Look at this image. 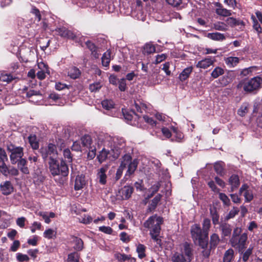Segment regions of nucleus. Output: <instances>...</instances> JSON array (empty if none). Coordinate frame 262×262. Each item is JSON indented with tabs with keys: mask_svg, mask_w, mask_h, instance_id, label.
<instances>
[{
	"mask_svg": "<svg viewBox=\"0 0 262 262\" xmlns=\"http://www.w3.org/2000/svg\"><path fill=\"white\" fill-rule=\"evenodd\" d=\"M38 151L44 162L49 160V168L53 176L61 175L66 177L68 176L69 170L66 162L61 159L59 163L57 159L58 151L55 144L49 143L47 146H41Z\"/></svg>",
	"mask_w": 262,
	"mask_h": 262,
	"instance_id": "f257e3e1",
	"label": "nucleus"
},
{
	"mask_svg": "<svg viewBox=\"0 0 262 262\" xmlns=\"http://www.w3.org/2000/svg\"><path fill=\"white\" fill-rule=\"evenodd\" d=\"M192 244L185 242L180 247V251L174 252L171 256V262H191L194 258Z\"/></svg>",
	"mask_w": 262,
	"mask_h": 262,
	"instance_id": "f03ea898",
	"label": "nucleus"
},
{
	"mask_svg": "<svg viewBox=\"0 0 262 262\" xmlns=\"http://www.w3.org/2000/svg\"><path fill=\"white\" fill-rule=\"evenodd\" d=\"M163 223V219L161 216H157L156 214L150 216L144 223V227L150 229V235L151 238L157 244L160 245L161 239L158 238L161 230V225Z\"/></svg>",
	"mask_w": 262,
	"mask_h": 262,
	"instance_id": "7ed1b4c3",
	"label": "nucleus"
},
{
	"mask_svg": "<svg viewBox=\"0 0 262 262\" xmlns=\"http://www.w3.org/2000/svg\"><path fill=\"white\" fill-rule=\"evenodd\" d=\"M242 229L236 227L233 229L232 235L229 240L231 246L238 249L239 253H243L246 248V244L248 239L247 233H242Z\"/></svg>",
	"mask_w": 262,
	"mask_h": 262,
	"instance_id": "20e7f679",
	"label": "nucleus"
},
{
	"mask_svg": "<svg viewBox=\"0 0 262 262\" xmlns=\"http://www.w3.org/2000/svg\"><path fill=\"white\" fill-rule=\"evenodd\" d=\"M190 233L194 243H198L202 249L206 248L208 245V233L204 232L199 224H194L191 227Z\"/></svg>",
	"mask_w": 262,
	"mask_h": 262,
	"instance_id": "39448f33",
	"label": "nucleus"
},
{
	"mask_svg": "<svg viewBox=\"0 0 262 262\" xmlns=\"http://www.w3.org/2000/svg\"><path fill=\"white\" fill-rule=\"evenodd\" d=\"M8 160L7 155L4 149L0 147V172L4 176L16 177L19 175L18 169L13 166H7L6 162Z\"/></svg>",
	"mask_w": 262,
	"mask_h": 262,
	"instance_id": "423d86ee",
	"label": "nucleus"
},
{
	"mask_svg": "<svg viewBox=\"0 0 262 262\" xmlns=\"http://www.w3.org/2000/svg\"><path fill=\"white\" fill-rule=\"evenodd\" d=\"M6 147L8 152L10 153V160L12 165L16 164L18 160L23 158L24 149L23 147L17 146L10 143L7 144Z\"/></svg>",
	"mask_w": 262,
	"mask_h": 262,
	"instance_id": "0eeeda50",
	"label": "nucleus"
},
{
	"mask_svg": "<svg viewBox=\"0 0 262 262\" xmlns=\"http://www.w3.org/2000/svg\"><path fill=\"white\" fill-rule=\"evenodd\" d=\"M262 78L259 76H256L251 78L248 81L245 82L243 86L244 91L247 93H256L261 88Z\"/></svg>",
	"mask_w": 262,
	"mask_h": 262,
	"instance_id": "6e6552de",
	"label": "nucleus"
},
{
	"mask_svg": "<svg viewBox=\"0 0 262 262\" xmlns=\"http://www.w3.org/2000/svg\"><path fill=\"white\" fill-rule=\"evenodd\" d=\"M218 234L213 233L210 236L209 245L206 248L203 249L202 254L205 258H208L210 255L211 251L216 248L220 242Z\"/></svg>",
	"mask_w": 262,
	"mask_h": 262,
	"instance_id": "1a4fd4ad",
	"label": "nucleus"
},
{
	"mask_svg": "<svg viewBox=\"0 0 262 262\" xmlns=\"http://www.w3.org/2000/svg\"><path fill=\"white\" fill-rule=\"evenodd\" d=\"M122 112L124 119L127 121L128 123L131 125L135 124V123L132 122L134 118H135V119L137 118L139 120L141 119V117L136 114L133 108L129 110L123 108H122Z\"/></svg>",
	"mask_w": 262,
	"mask_h": 262,
	"instance_id": "9d476101",
	"label": "nucleus"
},
{
	"mask_svg": "<svg viewBox=\"0 0 262 262\" xmlns=\"http://www.w3.org/2000/svg\"><path fill=\"white\" fill-rule=\"evenodd\" d=\"M246 202H250L253 199L252 190L250 189L247 184H243L239 190V194L241 195L243 192Z\"/></svg>",
	"mask_w": 262,
	"mask_h": 262,
	"instance_id": "9b49d317",
	"label": "nucleus"
},
{
	"mask_svg": "<svg viewBox=\"0 0 262 262\" xmlns=\"http://www.w3.org/2000/svg\"><path fill=\"white\" fill-rule=\"evenodd\" d=\"M219 229L221 231V237L222 238L231 236L232 229L231 225L225 222L221 223Z\"/></svg>",
	"mask_w": 262,
	"mask_h": 262,
	"instance_id": "f8f14e48",
	"label": "nucleus"
},
{
	"mask_svg": "<svg viewBox=\"0 0 262 262\" xmlns=\"http://www.w3.org/2000/svg\"><path fill=\"white\" fill-rule=\"evenodd\" d=\"M14 190V187L9 181H6L0 184V190L5 195L10 194Z\"/></svg>",
	"mask_w": 262,
	"mask_h": 262,
	"instance_id": "ddd939ff",
	"label": "nucleus"
},
{
	"mask_svg": "<svg viewBox=\"0 0 262 262\" xmlns=\"http://www.w3.org/2000/svg\"><path fill=\"white\" fill-rule=\"evenodd\" d=\"M226 21L231 27L238 26L240 30L243 31L245 28V23L240 19H236L233 17H228Z\"/></svg>",
	"mask_w": 262,
	"mask_h": 262,
	"instance_id": "4468645a",
	"label": "nucleus"
},
{
	"mask_svg": "<svg viewBox=\"0 0 262 262\" xmlns=\"http://www.w3.org/2000/svg\"><path fill=\"white\" fill-rule=\"evenodd\" d=\"M18 170H20V171L24 174H28L30 173V170L29 168L27 166L28 162L27 160L25 158H21L20 159L18 160V162H16Z\"/></svg>",
	"mask_w": 262,
	"mask_h": 262,
	"instance_id": "2eb2a0df",
	"label": "nucleus"
},
{
	"mask_svg": "<svg viewBox=\"0 0 262 262\" xmlns=\"http://www.w3.org/2000/svg\"><path fill=\"white\" fill-rule=\"evenodd\" d=\"M229 184L231 185L230 191L233 192L239 186L240 181L239 177L235 174H232L229 179Z\"/></svg>",
	"mask_w": 262,
	"mask_h": 262,
	"instance_id": "dca6fc26",
	"label": "nucleus"
},
{
	"mask_svg": "<svg viewBox=\"0 0 262 262\" xmlns=\"http://www.w3.org/2000/svg\"><path fill=\"white\" fill-rule=\"evenodd\" d=\"M215 6L217 7L215 9V13L220 16L227 17L231 15V11L226 8H224L222 5L220 3H216Z\"/></svg>",
	"mask_w": 262,
	"mask_h": 262,
	"instance_id": "f3484780",
	"label": "nucleus"
},
{
	"mask_svg": "<svg viewBox=\"0 0 262 262\" xmlns=\"http://www.w3.org/2000/svg\"><path fill=\"white\" fill-rule=\"evenodd\" d=\"M134 189L133 186L127 185L124 186L120 190L123 200H128L129 199L134 192Z\"/></svg>",
	"mask_w": 262,
	"mask_h": 262,
	"instance_id": "a211bd4d",
	"label": "nucleus"
},
{
	"mask_svg": "<svg viewBox=\"0 0 262 262\" xmlns=\"http://www.w3.org/2000/svg\"><path fill=\"white\" fill-rule=\"evenodd\" d=\"M85 185V176L83 174L77 175L76 177L74 184L75 190H79Z\"/></svg>",
	"mask_w": 262,
	"mask_h": 262,
	"instance_id": "6ab92c4d",
	"label": "nucleus"
},
{
	"mask_svg": "<svg viewBox=\"0 0 262 262\" xmlns=\"http://www.w3.org/2000/svg\"><path fill=\"white\" fill-rule=\"evenodd\" d=\"M86 45L87 48L91 52V55L95 58H98L100 52L99 49L91 41H87L86 42Z\"/></svg>",
	"mask_w": 262,
	"mask_h": 262,
	"instance_id": "aec40b11",
	"label": "nucleus"
},
{
	"mask_svg": "<svg viewBox=\"0 0 262 262\" xmlns=\"http://www.w3.org/2000/svg\"><path fill=\"white\" fill-rule=\"evenodd\" d=\"M138 160L135 159L128 165V169L125 175V177H129L133 174L136 170L138 165Z\"/></svg>",
	"mask_w": 262,
	"mask_h": 262,
	"instance_id": "412c9836",
	"label": "nucleus"
},
{
	"mask_svg": "<svg viewBox=\"0 0 262 262\" xmlns=\"http://www.w3.org/2000/svg\"><path fill=\"white\" fill-rule=\"evenodd\" d=\"M142 51L144 55H149L155 52L156 48L151 42L146 43L142 47Z\"/></svg>",
	"mask_w": 262,
	"mask_h": 262,
	"instance_id": "4be33fe9",
	"label": "nucleus"
},
{
	"mask_svg": "<svg viewBox=\"0 0 262 262\" xmlns=\"http://www.w3.org/2000/svg\"><path fill=\"white\" fill-rule=\"evenodd\" d=\"M81 72L77 67H70L68 69V75L72 79H76L79 77Z\"/></svg>",
	"mask_w": 262,
	"mask_h": 262,
	"instance_id": "5701e85b",
	"label": "nucleus"
},
{
	"mask_svg": "<svg viewBox=\"0 0 262 262\" xmlns=\"http://www.w3.org/2000/svg\"><path fill=\"white\" fill-rule=\"evenodd\" d=\"M113 58L112 52L111 50H107L104 52L101 57L102 66H108L111 59Z\"/></svg>",
	"mask_w": 262,
	"mask_h": 262,
	"instance_id": "b1692460",
	"label": "nucleus"
},
{
	"mask_svg": "<svg viewBox=\"0 0 262 262\" xmlns=\"http://www.w3.org/2000/svg\"><path fill=\"white\" fill-rule=\"evenodd\" d=\"M171 129L173 131V133L175 134L174 137L175 139L172 138L171 139V141L172 142H181L182 141L184 136L182 132H181L180 130H179L178 128L172 126L171 127Z\"/></svg>",
	"mask_w": 262,
	"mask_h": 262,
	"instance_id": "393cba45",
	"label": "nucleus"
},
{
	"mask_svg": "<svg viewBox=\"0 0 262 262\" xmlns=\"http://www.w3.org/2000/svg\"><path fill=\"white\" fill-rule=\"evenodd\" d=\"M162 195L161 194H158L151 201L148 207V210L151 212L155 210L158 204L161 201Z\"/></svg>",
	"mask_w": 262,
	"mask_h": 262,
	"instance_id": "a878e982",
	"label": "nucleus"
},
{
	"mask_svg": "<svg viewBox=\"0 0 262 262\" xmlns=\"http://www.w3.org/2000/svg\"><path fill=\"white\" fill-rule=\"evenodd\" d=\"M209 211L213 224L214 226L219 224L220 215L217 211L216 208H210Z\"/></svg>",
	"mask_w": 262,
	"mask_h": 262,
	"instance_id": "bb28decb",
	"label": "nucleus"
},
{
	"mask_svg": "<svg viewBox=\"0 0 262 262\" xmlns=\"http://www.w3.org/2000/svg\"><path fill=\"white\" fill-rule=\"evenodd\" d=\"M28 141L31 148L33 150H37L39 148V144L35 135H30L28 137Z\"/></svg>",
	"mask_w": 262,
	"mask_h": 262,
	"instance_id": "cd10ccee",
	"label": "nucleus"
},
{
	"mask_svg": "<svg viewBox=\"0 0 262 262\" xmlns=\"http://www.w3.org/2000/svg\"><path fill=\"white\" fill-rule=\"evenodd\" d=\"M207 37L215 41H223L226 39L224 34L219 32L209 33L207 34Z\"/></svg>",
	"mask_w": 262,
	"mask_h": 262,
	"instance_id": "c85d7f7f",
	"label": "nucleus"
},
{
	"mask_svg": "<svg viewBox=\"0 0 262 262\" xmlns=\"http://www.w3.org/2000/svg\"><path fill=\"white\" fill-rule=\"evenodd\" d=\"M73 242L74 243L73 248L76 251H81L83 250L84 244L83 241L80 238L74 236Z\"/></svg>",
	"mask_w": 262,
	"mask_h": 262,
	"instance_id": "c756f323",
	"label": "nucleus"
},
{
	"mask_svg": "<svg viewBox=\"0 0 262 262\" xmlns=\"http://www.w3.org/2000/svg\"><path fill=\"white\" fill-rule=\"evenodd\" d=\"M192 71V67H188L180 74L179 78L181 81L186 80Z\"/></svg>",
	"mask_w": 262,
	"mask_h": 262,
	"instance_id": "7c9ffc66",
	"label": "nucleus"
},
{
	"mask_svg": "<svg viewBox=\"0 0 262 262\" xmlns=\"http://www.w3.org/2000/svg\"><path fill=\"white\" fill-rule=\"evenodd\" d=\"M106 170V167H102L100 169L98 173V178L99 179V182L101 184H105L106 182L107 177L105 174Z\"/></svg>",
	"mask_w": 262,
	"mask_h": 262,
	"instance_id": "2f4dec72",
	"label": "nucleus"
},
{
	"mask_svg": "<svg viewBox=\"0 0 262 262\" xmlns=\"http://www.w3.org/2000/svg\"><path fill=\"white\" fill-rule=\"evenodd\" d=\"M234 250L231 248L226 251L223 257V262H231L234 258Z\"/></svg>",
	"mask_w": 262,
	"mask_h": 262,
	"instance_id": "473e14b6",
	"label": "nucleus"
},
{
	"mask_svg": "<svg viewBox=\"0 0 262 262\" xmlns=\"http://www.w3.org/2000/svg\"><path fill=\"white\" fill-rule=\"evenodd\" d=\"M80 254L77 251H74L68 255L67 262H79Z\"/></svg>",
	"mask_w": 262,
	"mask_h": 262,
	"instance_id": "72a5a7b5",
	"label": "nucleus"
},
{
	"mask_svg": "<svg viewBox=\"0 0 262 262\" xmlns=\"http://www.w3.org/2000/svg\"><path fill=\"white\" fill-rule=\"evenodd\" d=\"M166 55L164 54L157 55L156 56L151 58L149 60V63L155 64H159L162 61H164L166 59ZM147 64H148V63Z\"/></svg>",
	"mask_w": 262,
	"mask_h": 262,
	"instance_id": "f704fd0d",
	"label": "nucleus"
},
{
	"mask_svg": "<svg viewBox=\"0 0 262 262\" xmlns=\"http://www.w3.org/2000/svg\"><path fill=\"white\" fill-rule=\"evenodd\" d=\"M132 161V157L129 154H125L122 158V161L119 166L125 168Z\"/></svg>",
	"mask_w": 262,
	"mask_h": 262,
	"instance_id": "c9c22d12",
	"label": "nucleus"
},
{
	"mask_svg": "<svg viewBox=\"0 0 262 262\" xmlns=\"http://www.w3.org/2000/svg\"><path fill=\"white\" fill-rule=\"evenodd\" d=\"M213 28L221 31H226L228 30L227 25L223 21H217L213 24Z\"/></svg>",
	"mask_w": 262,
	"mask_h": 262,
	"instance_id": "e433bc0d",
	"label": "nucleus"
},
{
	"mask_svg": "<svg viewBox=\"0 0 262 262\" xmlns=\"http://www.w3.org/2000/svg\"><path fill=\"white\" fill-rule=\"evenodd\" d=\"M134 106L137 112L141 113H142L143 111H145L147 108L146 104L142 103L139 100L135 101Z\"/></svg>",
	"mask_w": 262,
	"mask_h": 262,
	"instance_id": "4c0bfd02",
	"label": "nucleus"
},
{
	"mask_svg": "<svg viewBox=\"0 0 262 262\" xmlns=\"http://www.w3.org/2000/svg\"><path fill=\"white\" fill-rule=\"evenodd\" d=\"M146 247L141 244H139L137 247L136 251L138 254V257L142 259L146 256L145 254Z\"/></svg>",
	"mask_w": 262,
	"mask_h": 262,
	"instance_id": "58836bf2",
	"label": "nucleus"
},
{
	"mask_svg": "<svg viewBox=\"0 0 262 262\" xmlns=\"http://www.w3.org/2000/svg\"><path fill=\"white\" fill-rule=\"evenodd\" d=\"M81 144L83 147H89L91 146L92 140L90 136L85 135L81 138Z\"/></svg>",
	"mask_w": 262,
	"mask_h": 262,
	"instance_id": "ea45409f",
	"label": "nucleus"
},
{
	"mask_svg": "<svg viewBox=\"0 0 262 262\" xmlns=\"http://www.w3.org/2000/svg\"><path fill=\"white\" fill-rule=\"evenodd\" d=\"M109 154L110 151L106 150L105 148H103L102 150L99 152V155L97 156V158L98 159V161L100 163H102L103 162L105 161Z\"/></svg>",
	"mask_w": 262,
	"mask_h": 262,
	"instance_id": "a19ab883",
	"label": "nucleus"
},
{
	"mask_svg": "<svg viewBox=\"0 0 262 262\" xmlns=\"http://www.w3.org/2000/svg\"><path fill=\"white\" fill-rule=\"evenodd\" d=\"M214 169L219 176L223 177L225 174V170L223 165L220 163H215L214 165Z\"/></svg>",
	"mask_w": 262,
	"mask_h": 262,
	"instance_id": "79ce46f5",
	"label": "nucleus"
},
{
	"mask_svg": "<svg viewBox=\"0 0 262 262\" xmlns=\"http://www.w3.org/2000/svg\"><path fill=\"white\" fill-rule=\"evenodd\" d=\"M249 105L247 103H243L239 108L237 110V114L241 116L244 117L248 113L249 110Z\"/></svg>",
	"mask_w": 262,
	"mask_h": 262,
	"instance_id": "37998d69",
	"label": "nucleus"
},
{
	"mask_svg": "<svg viewBox=\"0 0 262 262\" xmlns=\"http://www.w3.org/2000/svg\"><path fill=\"white\" fill-rule=\"evenodd\" d=\"M101 104L104 109L110 110L114 107L115 103L112 100H104L101 102Z\"/></svg>",
	"mask_w": 262,
	"mask_h": 262,
	"instance_id": "c03bdc74",
	"label": "nucleus"
},
{
	"mask_svg": "<svg viewBox=\"0 0 262 262\" xmlns=\"http://www.w3.org/2000/svg\"><path fill=\"white\" fill-rule=\"evenodd\" d=\"M239 211V210L237 207H233L225 217V221H228L229 220L233 218L238 213Z\"/></svg>",
	"mask_w": 262,
	"mask_h": 262,
	"instance_id": "a18cd8bd",
	"label": "nucleus"
},
{
	"mask_svg": "<svg viewBox=\"0 0 262 262\" xmlns=\"http://www.w3.org/2000/svg\"><path fill=\"white\" fill-rule=\"evenodd\" d=\"M202 225H203L202 230L204 231V232H205L206 233H208L209 230L211 227L210 220L208 218L204 219L203 220Z\"/></svg>",
	"mask_w": 262,
	"mask_h": 262,
	"instance_id": "49530a36",
	"label": "nucleus"
},
{
	"mask_svg": "<svg viewBox=\"0 0 262 262\" xmlns=\"http://www.w3.org/2000/svg\"><path fill=\"white\" fill-rule=\"evenodd\" d=\"M15 78L14 77L10 74H2L0 76V80L2 81L7 82V83H9L11 82L13 80H14Z\"/></svg>",
	"mask_w": 262,
	"mask_h": 262,
	"instance_id": "de8ad7c7",
	"label": "nucleus"
},
{
	"mask_svg": "<svg viewBox=\"0 0 262 262\" xmlns=\"http://www.w3.org/2000/svg\"><path fill=\"white\" fill-rule=\"evenodd\" d=\"M224 71L220 67H216L211 73V76L214 78H216L224 74Z\"/></svg>",
	"mask_w": 262,
	"mask_h": 262,
	"instance_id": "09e8293b",
	"label": "nucleus"
},
{
	"mask_svg": "<svg viewBox=\"0 0 262 262\" xmlns=\"http://www.w3.org/2000/svg\"><path fill=\"white\" fill-rule=\"evenodd\" d=\"M253 249L252 247H250L245 252H243L242 260L244 262H247L250 256L252 254Z\"/></svg>",
	"mask_w": 262,
	"mask_h": 262,
	"instance_id": "8fccbe9b",
	"label": "nucleus"
},
{
	"mask_svg": "<svg viewBox=\"0 0 262 262\" xmlns=\"http://www.w3.org/2000/svg\"><path fill=\"white\" fill-rule=\"evenodd\" d=\"M214 57H210L202 60L200 62H199V64L200 63V66H212L214 63Z\"/></svg>",
	"mask_w": 262,
	"mask_h": 262,
	"instance_id": "3c124183",
	"label": "nucleus"
},
{
	"mask_svg": "<svg viewBox=\"0 0 262 262\" xmlns=\"http://www.w3.org/2000/svg\"><path fill=\"white\" fill-rule=\"evenodd\" d=\"M43 237L48 239H52L55 236L56 233L52 229H48L43 232Z\"/></svg>",
	"mask_w": 262,
	"mask_h": 262,
	"instance_id": "603ef678",
	"label": "nucleus"
},
{
	"mask_svg": "<svg viewBox=\"0 0 262 262\" xmlns=\"http://www.w3.org/2000/svg\"><path fill=\"white\" fill-rule=\"evenodd\" d=\"M219 199L223 202L224 204L227 206H229L230 204V201L228 196L224 193H219Z\"/></svg>",
	"mask_w": 262,
	"mask_h": 262,
	"instance_id": "864d4df0",
	"label": "nucleus"
},
{
	"mask_svg": "<svg viewBox=\"0 0 262 262\" xmlns=\"http://www.w3.org/2000/svg\"><path fill=\"white\" fill-rule=\"evenodd\" d=\"M30 12L35 15V19H36L38 22L40 21L41 16L40 12L38 9H37L35 7H32Z\"/></svg>",
	"mask_w": 262,
	"mask_h": 262,
	"instance_id": "5fc2aeb1",
	"label": "nucleus"
},
{
	"mask_svg": "<svg viewBox=\"0 0 262 262\" xmlns=\"http://www.w3.org/2000/svg\"><path fill=\"white\" fill-rule=\"evenodd\" d=\"M227 64H236L239 62V58L236 57H229L225 59Z\"/></svg>",
	"mask_w": 262,
	"mask_h": 262,
	"instance_id": "6e6d98bb",
	"label": "nucleus"
},
{
	"mask_svg": "<svg viewBox=\"0 0 262 262\" xmlns=\"http://www.w3.org/2000/svg\"><path fill=\"white\" fill-rule=\"evenodd\" d=\"M101 86H101L100 83L95 82V83L91 84L90 85L89 90L92 92H96L99 91L101 89Z\"/></svg>",
	"mask_w": 262,
	"mask_h": 262,
	"instance_id": "4d7b16f0",
	"label": "nucleus"
},
{
	"mask_svg": "<svg viewBox=\"0 0 262 262\" xmlns=\"http://www.w3.org/2000/svg\"><path fill=\"white\" fill-rule=\"evenodd\" d=\"M63 156L65 159H67V161L69 163L72 162L73 158L71 152L69 148H66L63 150Z\"/></svg>",
	"mask_w": 262,
	"mask_h": 262,
	"instance_id": "13d9d810",
	"label": "nucleus"
},
{
	"mask_svg": "<svg viewBox=\"0 0 262 262\" xmlns=\"http://www.w3.org/2000/svg\"><path fill=\"white\" fill-rule=\"evenodd\" d=\"M99 230L107 234H112L113 232V230L111 227L105 226L99 227Z\"/></svg>",
	"mask_w": 262,
	"mask_h": 262,
	"instance_id": "bf43d9fd",
	"label": "nucleus"
},
{
	"mask_svg": "<svg viewBox=\"0 0 262 262\" xmlns=\"http://www.w3.org/2000/svg\"><path fill=\"white\" fill-rule=\"evenodd\" d=\"M141 119H143L145 122L151 125V126H155L156 125V121L154 120L151 117H149L147 115H144ZM141 119L140 120H141Z\"/></svg>",
	"mask_w": 262,
	"mask_h": 262,
	"instance_id": "052dcab7",
	"label": "nucleus"
},
{
	"mask_svg": "<svg viewBox=\"0 0 262 262\" xmlns=\"http://www.w3.org/2000/svg\"><path fill=\"white\" fill-rule=\"evenodd\" d=\"M16 258L17 260L20 262L28 261L29 260V257L27 255L23 254L20 253H17Z\"/></svg>",
	"mask_w": 262,
	"mask_h": 262,
	"instance_id": "680f3d73",
	"label": "nucleus"
},
{
	"mask_svg": "<svg viewBox=\"0 0 262 262\" xmlns=\"http://www.w3.org/2000/svg\"><path fill=\"white\" fill-rule=\"evenodd\" d=\"M220 83L222 86H226L231 81V78L228 76H224L219 79Z\"/></svg>",
	"mask_w": 262,
	"mask_h": 262,
	"instance_id": "e2e57ef3",
	"label": "nucleus"
},
{
	"mask_svg": "<svg viewBox=\"0 0 262 262\" xmlns=\"http://www.w3.org/2000/svg\"><path fill=\"white\" fill-rule=\"evenodd\" d=\"M128 256L129 255L119 253L115 255V258L119 261H125L128 259Z\"/></svg>",
	"mask_w": 262,
	"mask_h": 262,
	"instance_id": "0e129e2a",
	"label": "nucleus"
},
{
	"mask_svg": "<svg viewBox=\"0 0 262 262\" xmlns=\"http://www.w3.org/2000/svg\"><path fill=\"white\" fill-rule=\"evenodd\" d=\"M69 86H70V85H68L67 84L60 82H56L55 84V89L58 91H61L66 88L69 89Z\"/></svg>",
	"mask_w": 262,
	"mask_h": 262,
	"instance_id": "69168bd1",
	"label": "nucleus"
},
{
	"mask_svg": "<svg viewBox=\"0 0 262 262\" xmlns=\"http://www.w3.org/2000/svg\"><path fill=\"white\" fill-rule=\"evenodd\" d=\"M89 151L88 154V157L90 159H93L96 156V149L95 147L90 146L88 147Z\"/></svg>",
	"mask_w": 262,
	"mask_h": 262,
	"instance_id": "338daca9",
	"label": "nucleus"
},
{
	"mask_svg": "<svg viewBox=\"0 0 262 262\" xmlns=\"http://www.w3.org/2000/svg\"><path fill=\"white\" fill-rule=\"evenodd\" d=\"M119 89L120 91L122 92H124L126 90V83L125 81V79L124 78L121 79L119 81Z\"/></svg>",
	"mask_w": 262,
	"mask_h": 262,
	"instance_id": "774afa93",
	"label": "nucleus"
}]
</instances>
